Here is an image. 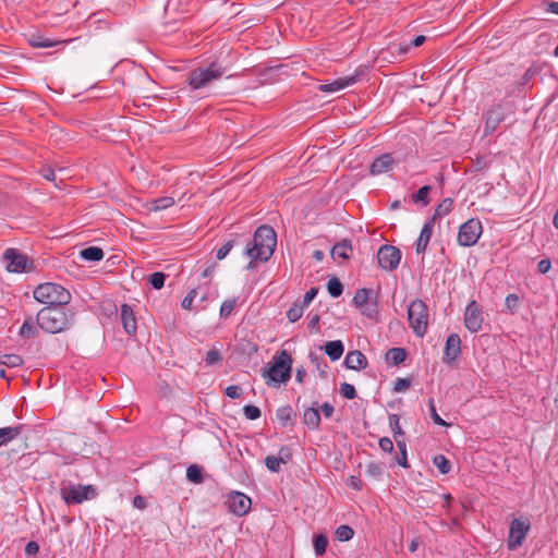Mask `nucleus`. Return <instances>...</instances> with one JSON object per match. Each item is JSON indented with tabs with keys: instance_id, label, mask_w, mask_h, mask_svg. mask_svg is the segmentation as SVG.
Instances as JSON below:
<instances>
[{
	"instance_id": "obj_2",
	"label": "nucleus",
	"mask_w": 558,
	"mask_h": 558,
	"mask_svg": "<svg viewBox=\"0 0 558 558\" xmlns=\"http://www.w3.org/2000/svg\"><path fill=\"white\" fill-rule=\"evenodd\" d=\"M228 71L218 59L211 61L207 66H199L190 71L186 75V84L191 90H198L209 87Z\"/></svg>"
},
{
	"instance_id": "obj_27",
	"label": "nucleus",
	"mask_w": 558,
	"mask_h": 558,
	"mask_svg": "<svg viewBox=\"0 0 558 558\" xmlns=\"http://www.w3.org/2000/svg\"><path fill=\"white\" fill-rule=\"evenodd\" d=\"M407 351L403 348H391L386 353V360L391 365H399L404 362Z\"/></svg>"
},
{
	"instance_id": "obj_18",
	"label": "nucleus",
	"mask_w": 558,
	"mask_h": 558,
	"mask_svg": "<svg viewBox=\"0 0 558 558\" xmlns=\"http://www.w3.org/2000/svg\"><path fill=\"white\" fill-rule=\"evenodd\" d=\"M434 226H435V217H430L423 225L420 236L415 243V252L417 254L425 253V251L428 246V243L430 241V238L433 235Z\"/></svg>"
},
{
	"instance_id": "obj_32",
	"label": "nucleus",
	"mask_w": 558,
	"mask_h": 558,
	"mask_svg": "<svg viewBox=\"0 0 558 558\" xmlns=\"http://www.w3.org/2000/svg\"><path fill=\"white\" fill-rule=\"evenodd\" d=\"M0 364L7 367H19L23 364V359L17 354H2L0 355Z\"/></svg>"
},
{
	"instance_id": "obj_12",
	"label": "nucleus",
	"mask_w": 558,
	"mask_h": 558,
	"mask_svg": "<svg viewBox=\"0 0 558 558\" xmlns=\"http://www.w3.org/2000/svg\"><path fill=\"white\" fill-rule=\"evenodd\" d=\"M373 299H375L374 291L372 289L362 288L356 290L352 303L356 308L361 310L363 315L373 317L377 313L376 301L369 303Z\"/></svg>"
},
{
	"instance_id": "obj_28",
	"label": "nucleus",
	"mask_w": 558,
	"mask_h": 558,
	"mask_svg": "<svg viewBox=\"0 0 558 558\" xmlns=\"http://www.w3.org/2000/svg\"><path fill=\"white\" fill-rule=\"evenodd\" d=\"M80 256L89 262H99L104 258V251L97 246H88L80 252Z\"/></svg>"
},
{
	"instance_id": "obj_49",
	"label": "nucleus",
	"mask_w": 558,
	"mask_h": 558,
	"mask_svg": "<svg viewBox=\"0 0 558 558\" xmlns=\"http://www.w3.org/2000/svg\"><path fill=\"white\" fill-rule=\"evenodd\" d=\"M520 298L515 293H510L506 296L505 307L511 313L518 307Z\"/></svg>"
},
{
	"instance_id": "obj_63",
	"label": "nucleus",
	"mask_w": 558,
	"mask_h": 558,
	"mask_svg": "<svg viewBox=\"0 0 558 558\" xmlns=\"http://www.w3.org/2000/svg\"><path fill=\"white\" fill-rule=\"evenodd\" d=\"M133 506H134L135 508H137V509L143 510V509H145V508H146V506H147L146 499H145L143 496H140V495L135 496V497L133 498Z\"/></svg>"
},
{
	"instance_id": "obj_37",
	"label": "nucleus",
	"mask_w": 558,
	"mask_h": 558,
	"mask_svg": "<svg viewBox=\"0 0 558 558\" xmlns=\"http://www.w3.org/2000/svg\"><path fill=\"white\" fill-rule=\"evenodd\" d=\"M335 534L338 541L348 542L353 537L354 531L351 526L343 524L337 527Z\"/></svg>"
},
{
	"instance_id": "obj_31",
	"label": "nucleus",
	"mask_w": 558,
	"mask_h": 558,
	"mask_svg": "<svg viewBox=\"0 0 558 558\" xmlns=\"http://www.w3.org/2000/svg\"><path fill=\"white\" fill-rule=\"evenodd\" d=\"M186 477L192 483L201 484L204 481L203 470L198 465L192 464L186 470Z\"/></svg>"
},
{
	"instance_id": "obj_46",
	"label": "nucleus",
	"mask_w": 558,
	"mask_h": 558,
	"mask_svg": "<svg viewBox=\"0 0 558 558\" xmlns=\"http://www.w3.org/2000/svg\"><path fill=\"white\" fill-rule=\"evenodd\" d=\"M340 393L343 398L352 400L356 397V390L353 385L349 383H342L340 386Z\"/></svg>"
},
{
	"instance_id": "obj_57",
	"label": "nucleus",
	"mask_w": 558,
	"mask_h": 558,
	"mask_svg": "<svg viewBox=\"0 0 558 558\" xmlns=\"http://www.w3.org/2000/svg\"><path fill=\"white\" fill-rule=\"evenodd\" d=\"M318 293V289L317 288H311L308 291H306V293L304 294L303 296V300L301 302V304L304 306V307H307L310 305V303L315 299V296L317 295Z\"/></svg>"
},
{
	"instance_id": "obj_61",
	"label": "nucleus",
	"mask_w": 558,
	"mask_h": 558,
	"mask_svg": "<svg viewBox=\"0 0 558 558\" xmlns=\"http://www.w3.org/2000/svg\"><path fill=\"white\" fill-rule=\"evenodd\" d=\"M551 268V262L550 259H542L538 262V265H537V270L541 272V274H547Z\"/></svg>"
},
{
	"instance_id": "obj_39",
	"label": "nucleus",
	"mask_w": 558,
	"mask_h": 558,
	"mask_svg": "<svg viewBox=\"0 0 558 558\" xmlns=\"http://www.w3.org/2000/svg\"><path fill=\"white\" fill-rule=\"evenodd\" d=\"M205 363L207 366H213L215 364H218L222 361L221 353L218 349H211L207 352L205 359Z\"/></svg>"
},
{
	"instance_id": "obj_48",
	"label": "nucleus",
	"mask_w": 558,
	"mask_h": 558,
	"mask_svg": "<svg viewBox=\"0 0 558 558\" xmlns=\"http://www.w3.org/2000/svg\"><path fill=\"white\" fill-rule=\"evenodd\" d=\"M265 465L270 472L277 473L280 471L281 462L276 456H267L265 458Z\"/></svg>"
},
{
	"instance_id": "obj_41",
	"label": "nucleus",
	"mask_w": 558,
	"mask_h": 558,
	"mask_svg": "<svg viewBox=\"0 0 558 558\" xmlns=\"http://www.w3.org/2000/svg\"><path fill=\"white\" fill-rule=\"evenodd\" d=\"M389 425L391 427V430L393 433L395 439L399 436L403 435V430L400 426V418L397 414H390L389 415Z\"/></svg>"
},
{
	"instance_id": "obj_34",
	"label": "nucleus",
	"mask_w": 558,
	"mask_h": 558,
	"mask_svg": "<svg viewBox=\"0 0 558 558\" xmlns=\"http://www.w3.org/2000/svg\"><path fill=\"white\" fill-rule=\"evenodd\" d=\"M429 185L422 186L416 193L412 194V201L414 203H422L424 206L429 204L428 194L430 192Z\"/></svg>"
},
{
	"instance_id": "obj_9",
	"label": "nucleus",
	"mask_w": 558,
	"mask_h": 558,
	"mask_svg": "<svg viewBox=\"0 0 558 558\" xmlns=\"http://www.w3.org/2000/svg\"><path fill=\"white\" fill-rule=\"evenodd\" d=\"M483 228L478 219L472 218L462 223L458 232V243L461 246L470 247L476 244Z\"/></svg>"
},
{
	"instance_id": "obj_1",
	"label": "nucleus",
	"mask_w": 558,
	"mask_h": 558,
	"mask_svg": "<svg viewBox=\"0 0 558 558\" xmlns=\"http://www.w3.org/2000/svg\"><path fill=\"white\" fill-rule=\"evenodd\" d=\"M277 235L272 227L263 225L254 233L253 240L247 243L245 253L251 258L248 268L254 262H267L274 254Z\"/></svg>"
},
{
	"instance_id": "obj_43",
	"label": "nucleus",
	"mask_w": 558,
	"mask_h": 558,
	"mask_svg": "<svg viewBox=\"0 0 558 558\" xmlns=\"http://www.w3.org/2000/svg\"><path fill=\"white\" fill-rule=\"evenodd\" d=\"M310 359H311V362L316 366V368L318 369L319 374L322 377H325L326 376V372H327V368H328V365L325 363V361L316 355V354H313L311 353L310 354Z\"/></svg>"
},
{
	"instance_id": "obj_58",
	"label": "nucleus",
	"mask_w": 558,
	"mask_h": 558,
	"mask_svg": "<svg viewBox=\"0 0 558 558\" xmlns=\"http://www.w3.org/2000/svg\"><path fill=\"white\" fill-rule=\"evenodd\" d=\"M197 292L195 289H192L187 294L186 296L183 299L182 303H181V306L184 308V310H191L192 308V304H193V301L196 296Z\"/></svg>"
},
{
	"instance_id": "obj_16",
	"label": "nucleus",
	"mask_w": 558,
	"mask_h": 558,
	"mask_svg": "<svg viewBox=\"0 0 558 558\" xmlns=\"http://www.w3.org/2000/svg\"><path fill=\"white\" fill-rule=\"evenodd\" d=\"M484 119H485V130L484 131H485V134L487 135V134H490L494 131H496V129L498 128L500 122L504 121V119H505L504 107L500 104L493 106L489 110H487L485 112Z\"/></svg>"
},
{
	"instance_id": "obj_59",
	"label": "nucleus",
	"mask_w": 558,
	"mask_h": 558,
	"mask_svg": "<svg viewBox=\"0 0 558 558\" xmlns=\"http://www.w3.org/2000/svg\"><path fill=\"white\" fill-rule=\"evenodd\" d=\"M379 447L384 452L391 453L393 451V442L389 437L379 439Z\"/></svg>"
},
{
	"instance_id": "obj_15",
	"label": "nucleus",
	"mask_w": 558,
	"mask_h": 558,
	"mask_svg": "<svg viewBox=\"0 0 558 558\" xmlns=\"http://www.w3.org/2000/svg\"><path fill=\"white\" fill-rule=\"evenodd\" d=\"M227 504L230 512L238 517H243L250 511L252 500L243 493L230 492Z\"/></svg>"
},
{
	"instance_id": "obj_14",
	"label": "nucleus",
	"mask_w": 558,
	"mask_h": 558,
	"mask_svg": "<svg viewBox=\"0 0 558 558\" xmlns=\"http://www.w3.org/2000/svg\"><path fill=\"white\" fill-rule=\"evenodd\" d=\"M484 322L483 311L476 301H471L464 312V326L471 332L481 330Z\"/></svg>"
},
{
	"instance_id": "obj_54",
	"label": "nucleus",
	"mask_w": 558,
	"mask_h": 558,
	"mask_svg": "<svg viewBox=\"0 0 558 558\" xmlns=\"http://www.w3.org/2000/svg\"><path fill=\"white\" fill-rule=\"evenodd\" d=\"M366 474L373 477H378L383 474V468L378 463L371 462L366 465Z\"/></svg>"
},
{
	"instance_id": "obj_21",
	"label": "nucleus",
	"mask_w": 558,
	"mask_h": 558,
	"mask_svg": "<svg viewBox=\"0 0 558 558\" xmlns=\"http://www.w3.org/2000/svg\"><path fill=\"white\" fill-rule=\"evenodd\" d=\"M344 365L349 369L362 371L368 365L366 356L359 350L349 351L344 359Z\"/></svg>"
},
{
	"instance_id": "obj_11",
	"label": "nucleus",
	"mask_w": 558,
	"mask_h": 558,
	"mask_svg": "<svg viewBox=\"0 0 558 558\" xmlns=\"http://www.w3.org/2000/svg\"><path fill=\"white\" fill-rule=\"evenodd\" d=\"M377 260L380 268L392 271L400 264L401 252L393 245L385 244L377 252Z\"/></svg>"
},
{
	"instance_id": "obj_25",
	"label": "nucleus",
	"mask_w": 558,
	"mask_h": 558,
	"mask_svg": "<svg viewBox=\"0 0 558 558\" xmlns=\"http://www.w3.org/2000/svg\"><path fill=\"white\" fill-rule=\"evenodd\" d=\"M324 349L331 361L339 360L344 351L343 343L340 340L328 341Z\"/></svg>"
},
{
	"instance_id": "obj_64",
	"label": "nucleus",
	"mask_w": 558,
	"mask_h": 558,
	"mask_svg": "<svg viewBox=\"0 0 558 558\" xmlns=\"http://www.w3.org/2000/svg\"><path fill=\"white\" fill-rule=\"evenodd\" d=\"M396 462L401 465L402 468L408 469L410 465L408 463V457L407 453H398L395 458Z\"/></svg>"
},
{
	"instance_id": "obj_38",
	"label": "nucleus",
	"mask_w": 558,
	"mask_h": 558,
	"mask_svg": "<svg viewBox=\"0 0 558 558\" xmlns=\"http://www.w3.org/2000/svg\"><path fill=\"white\" fill-rule=\"evenodd\" d=\"M328 546V538L323 534L314 536V550L317 556H322L326 553Z\"/></svg>"
},
{
	"instance_id": "obj_24",
	"label": "nucleus",
	"mask_w": 558,
	"mask_h": 558,
	"mask_svg": "<svg viewBox=\"0 0 558 558\" xmlns=\"http://www.w3.org/2000/svg\"><path fill=\"white\" fill-rule=\"evenodd\" d=\"M23 429V425L0 428V447L15 439Z\"/></svg>"
},
{
	"instance_id": "obj_30",
	"label": "nucleus",
	"mask_w": 558,
	"mask_h": 558,
	"mask_svg": "<svg viewBox=\"0 0 558 558\" xmlns=\"http://www.w3.org/2000/svg\"><path fill=\"white\" fill-rule=\"evenodd\" d=\"M453 208V199L450 197L444 198L435 209V213L432 217H435V220L438 217L448 215Z\"/></svg>"
},
{
	"instance_id": "obj_26",
	"label": "nucleus",
	"mask_w": 558,
	"mask_h": 558,
	"mask_svg": "<svg viewBox=\"0 0 558 558\" xmlns=\"http://www.w3.org/2000/svg\"><path fill=\"white\" fill-rule=\"evenodd\" d=\"M61 43L60 40H52L39 34H33L28 38V44L34 48H49Z\"/></svg>"
},
{
	"instance_id": "obj_52",
	"label": "nucleus",
	"mask_w": 558,
	"mask_h": 558,
	"mask_svg": "<svg viewBox=\"0 0 558 558\" xmlns=\"http://www.w3.org/2000/svg\"><path fill=\"white\" fill-rule=\"evenodd\" d=\"M233 245H234V241L230 240V241L226 242L221 247H219L216 253L217 259H219V260L223 259L230 253Z\"/></svg>"
},
{
	"instance_id": "obj_60",
	"label": "nucleus",
	"mask_w": 558,
	"mask_h": 558,
	"mask_svg": "<svg viewBox=\"0 0 558 558\" xmlns=\"http://www.w3.org/2000/svg\"><path fill=\"white\" fill-rule=\"evenodd\" d=\"M39 551V545L35 541H31L25 546V554L27 556H34Z\"/></svg>"
},
{
	"instance_id": "obj_55",
	"label": "nucleus",
	"mask_w": 558,
	"mask_h": 558,
	"mask_svg": "<svg viewBox=\"0 0 558 558\" xmlns=\"http://www.w3.org/2000/svg\"><path fill=\"white\" fill-rule=\"evenodd\" d=\"M278 459L281 463L287 464L292 459L291 450L288 446H282L278 451Z\"/></svg>"
},
{
	"instance_id": "obj_40",
	"label": "nucleus",
	"mask_w": 558,
	"mask_h": 558,
	"mask_svg": "<svg viewBox=\"0 0 558 558\" xmlns=\"http://www.w3.org/2000/svg\"><path fill=\"white\" fill-rule=\"evenodd\" d=\"M428 408H429L430 418L433 420V422L435 424L440 425V426H449V424L438 415L433 398H430L428 400Z\"/></svg>"
},
{
	"instance_id": "obj_42",
	"label": "nucleus",
	"mask_w": 558,
	"mask_h": 558,
	"mask_svg": "<svg viewBox=\"0 0 558 558\" xmlns=\"http://www.w3.org/2000/svg\"><path fill=\"white\" fill-rule=\"evenodd\" d=\"M235 305H236L235 299L223 301L220 306V313H219L220 316L223 318L229 317L231 315L232 311L234 310Z\"/></svg>"
},
{
	"instance_id": "obj_3",
	"label": "nucleus",
	"mask_w": 558,
	"mask_h": 558,
	"mask_svg": "<svg viewBox=\"0 0 558 558\" xmlns=\"http://www.w3.org/2000/svg\"><path fill=\"white\" fill-rule=\"evenodd\" d=\"M36 320L44 331L58 333L68 327L70 317L64 305L46 306L38 312Z\"/></svg>"
},
{
	"instance_id": "obj_4",
	"label": "nucleus",
	"mask_w": 558,
	"mask_h": 558,
	"mask_svg": "<svg viewBox=\"0 0 558 558\" xmlns=\"http://www.w3.org/2000/svg\"><path fill=\"white\" fill-rule=\"evenodd\" d=\"M291 368L292 357L286 350H282L272 357L268 368L262 369V375L268 385L270 383H287L291 377Z\"/></svg>"
},
{
	"instance_id": "obj_62",
	"label": "nucleus",
	"mask_w": 558,
	"mask_h": 558,
	"mask_svg": "<svg viewBox=\"0 0 558 558\" xmlns=\"http://www.w3.org/2000/svg\"><path fill=\"white\" fill-rule=\"evenodd\" d=\"M348 485L350 487H352L353 489H356V490H361L362 489V481L359 477L354 476V475L349 477Z\"/></svg>"
},
{
	"instance_id": "obj_56",
	"label": "nucleus",
	"mask_w": 558,
	"mask_h": 558,
	"mask_svg": "<svg viewBox=\"0 0 558 558\" xmlns=\"http://www.w3.org/2000/svg\"><path fill=\"white\" fill-rule=\"evenodd\" d=\"M225 395L231 399H236L242 395V388L238 385L228 386L225 389Z\"/></svg>"
},
{
	"instance_id": "obj_8",
	"label": "nucleus",
	"mask_w": 558,
	"mask_h": 558,
	"mask_svg": "<svg viewBox=\"0 0 558 558\" xmlns=\"http://www.w3.org/2000/svg\"><path fill=\"white\" fill-rule=\"evenodd\" d=\"M530 527V520L526 518H515L511 521L507 539L509 550H514L523 544Z\"/></svg>"
},
{
	"instance_id": "obj_5",
	"label": "nucleus",
	"mask_w": 558,
	"mask_h": 558,
	"mask_svg": "<svg viewBox=\"0 0 558 558\" xmlns=\"http://www.w3.org/2000/svg\"><path fill=\"white\" fill-rule=\"evenodd\" d=\"M34 299L47 306L66 305L71 301V293L59 283L45 282L36 287Z\"/></svg>"
},
{
	"instance_id": "obj_23",
	"label": "nucleus",
	"mask_w": 558,
	"mask_h": 558,
	"mask_svg": "<svg viewBox=\"0 0 558 558\" xmlns=\"http://www.w3.org/2000/svg\"><path fill=\"white\" fill-rule=\"evenodd\" d=\"M303 422L310 429H317L320 424L318 407H311L305 409L303 413Z\"/></svg>"
},
{
	"instance_id": "obj_35",
	"label": "nucleus",
	"mask_w": 558,
	"mask_h": 558,
	"mask_svg": "<svg viewBox=\"0 0 558 558\" xmlns=\"http://www.w3.org/2000/svg\"><path fill=\"white\" fill-rule=\"evenodd\" d=\"M305 307L301 303H293V305L287 311V318L291 323L298 322L304 312Z\"/></svg>"
},
{
	"instance_id": "obj_47",
	"label": "nucleus",
	"mask_w": 558,
	"mask_h": 558,
	"mask_svg": "<svg viewBox=\"0 0 558 558\" xmlns=\"http://www.w3.org/2000/svg\"><path fill=\"white\" fill-rule=\"evenodd\" d=\"M243 413H244L245 417L251 421H255V420L259 418L260 414H262L260 410L253 404L245 405L243 408Z\"/></svg>"
},
{
	"instance_id": "obj_36",
	"label": "nucleus",
	"mask_w": 558,
	"mask_h": 558,
	"mask_svg": "<svg viewBox=\"0 0 558 558\" xmlns=\"http://www.w3.org/2000/svg\"><path fill=\"white\" fill-rule=\"evenodd\" d=\"M327 290L332 298H338L343 292V284L338 278H331L327 282Z\"/></svg>"
},
{
	"instance_id": "obj_53",
	"label": "nucleus",
	"mask_w": 558,
	"mask_h": 558,
	"mask_svg": "<svg viewBox=\"0 0 558 558\" xmlns=\"http://www.w3.org/2000/svg\"><path fill=\"white\" fill-rule=\"evenodd\" d=\"M292 409L290 407H282L277 410V418L286 424L291 420Z\"/></svg>"
},
{
	"instance_id": "obj_33",
	"label": "nucleus",
	"mask_w": 558,
	"mask_h": 558,
	"mask_svg": "<svg viewBox=\"0 0 558 558\" xmlns=\"http://www.w3.org/2000/svg\"><path fill=\"white\" fill-rule=\"evenodd\" d=\"M433 463L441 474H448L450 472L451 463L444 454H436L433 458Z\"/></svg>"
},
{
	"instance_id": "obj_22",
	"label": "nucleus",
	"mask_w": 558,
	"mask_h": 558,
	"mask_svg": "<svg viewBox=\"0 0 558 558\" xmlns=\"http://www.w3.org/2000/svg\"><path fill=\"white\" fill-rule=\"evenodd\" d=\"M351 253H352V245L347 240H343V241L335 244L330 252L333 259H342V260L349 259Z\"/></svg>"
},
{
	"instance_id": "obj_13",
	"label": "nucleus",
	"mask_w": 558,
	"mask_h": 558,
	"mask_svg": "<svg viewBox=\"0 0 558 558\" xmlns=\"http://www.w3.org/2000/svg\"><path fill=\"white\" fill-rule=\"evenodd\" d=\"M366 69L363 66L357 68L352 75L339 77L331 83L322 84L318 89L323 93H335L341 90L348 86L354 85L360 82L365 75Z\"/></svg>"
},
{
	"instance_id": "obj_7",
	"label": "nucleus",
	"mask_w": 558,
	"mask_h": 558,
	"mask_svg": "<svg viewBox=\"0 0 558 558\" xmlns=\"http://www.w3.org/2000/svg\"><path fill=\"white\" fill-rule=\"evenodd\" d=\"M61 496L68 505H78L96 496L93 485H71L61 488Z\"/></svg>"
},
{
	"instance_id": "obj_51",
	"label": "nucleus",
	"mask_w": 558,
	"mask_h": 558,
	"mask_svg": "<svg viewBox=\"0 0 558 558\" xmlns=\"http://www.w3.org/2000/svg\"><path fill=\"white\" fill-rule=\"evenodd\" d=\"M488 167V161L485 157L481 156L472 160L471 171L480 172Z\"/></svg>"
},
{
	"instance_id": "obj_45",
	"label": "nucleus",
	"mask_w": 558,
	"mask_h": 558,
	"mask_svg": "<svg viewBox=\"0 0 558 558\" xmlns=\"http://www.w3.org/2000/svg\"><path fill=\"white\" fill-rule=\"evenodd\" d=\"M174 204L172 197H159L153 202V208L155 210H162L171 207Z\"/></svg>"
},
{
	"instance_id": "obj_20",
	"label": "nucleus",
	"mask_w": 558,
	"mask_h": 558,
	"mask_svg": "<svg viewBox=\"0 0 558 558\" xmlns=\"http://www.w3.org/2000/svg\"><path fill=\"white\" fill-rule=\"evenodd\" d=\"M120 315L124 331L130 336H135L137 324L132 307L129 304H122Z\"/></svg>"
},
{
	"instance_id": "obj_44",
	"label": "nucleus",
	"mask_w": 558,
	"mask_h": 558,
	"mask_svg": "<svg viewBox=\"0 0 558 558\" xmlns=\"http://www.w3.org/2000/svg\"><path fill=\"white\" fill-rule=\"evenodd\" d=\"M166 275L160 271H156L153 275L149 276V283L153 286L154 289H161L165 284Z\"/></svg>"
},
{
	"instance_id": "obj_10",
	"label": "nucleus",
	"mask_w": 558,
	"mask_h": 558,
	"mask_svg": "<svg viewBox=\"0 0 558 558\" xmlns=\"http://www.w3.org/2000/svg\"><path fill=\"white\" fill-rule=\"evenodd\" d=\"M2 258L7 262L5 268L10 272H29L34 268L33 262L16 248L5 250Z\"/></svg>"
},
{
	"instance_id": "obj_19",
	"label": "nucleus",
	"mask_w": 558,
	"mask_h": 558,
	"mask_svg": "<svg viewBox=\"0 0 558 558\" xmlns=\"http://www.w3.org/2000/svg\"><path fill=\"white\" fill-rule=\"evenodd\" d=\"M395 159L391 154L385 153L378 156L369 166V174L379 175L391 170Z\"/></svg>"
},
{
	"instance_id": "obj_6",
	"label": "nucleus",
	"mask_w": 558,
	"mask_h": 558,
	"mask_svg": "<svg viewBox=\"0 0 558 558\" xmlns=\"http://www.w3.org/2000/svg\"><path fill=\"white\" fill-rule=\"evenodd\" d=\"M428 317V308L424 301L415 299L410 303L408 307V320L417 337H423L426 333Z\"/></svg>"
},
{
	"instance_id": "obj_29",
	"label": "nucleus",
	"mask_w": 558,
	"mask_h": 558,
	"mask_svg": "<svg viewBox=\"0 0 558 558\" xmlns=\"http://www.w3.org/2000/svg\"><path fill=\"white\" fill-rule=\"evenodd\" d=\"M19 333L21 337H24V338H33L38 333V330L35 327L32 317L25 318L23 325L20 328Z\"/></svg>"
},
{
	"instance_id": "obj_17",
	"label": "nucleus",
	"mask_w": 558,
	"mask_h": 558,
	"mask_svg": "<svg viewBox=\"0 0 558 558\" xmlns=\"http://www.w3.org/2000/svg\"><path fill=\"white\" fill-rule=\"evenodd\" d=\"M460 353H461V339H460L459 335H457V333L449 335L446 340L442 361L445 363L450 364L458 359Z\"/></svg>"
},
{
	"instance_id": "obj_50",
	"label": "nucleus",
	"mask_w": 558,
	"mask_h": 558,
	"mask_svg": "<svg viewBox=\"0 0 558 558\" xmlns=\"http://www.w3.org/2000/svg\"><path fill=\"white\" fill-rule=\"evenodd\" d=\"M411 386V379L410 378H397L393 384V391L395 392H403L408 390Z\"/></svg>"
}]
</instances>
